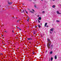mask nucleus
Here are the masks:
<instances>
[{"label": "nucleus", "instance_id": "nucleus-8", "mask_svg": "<svg viewBox=\"0 0 61 61\" xmlns=\"http://www.w3.org/2000/svg\"><path fill=\"white\" fill-rule=\"evenodd\" d=\"M52 7L53 8H55V7H56V6H55V5H54L52 6Z\"/></svg>", "mask_w": 61, "mask_h": 61}, {"label": "nucleus", "instance_id": "nucleus-21", "mask_svg": "<svg viewBox=\"0 0 61 61\" xmlns=\"http://www.w3.org/2000/svg\"><path fill=\"white\" fill-rule=\"evenodd\" d=\"M23 13H25V10H23Z\"/></svg>", "mask_w": 61, "mask_h": 61}, {"label": "nucleus", "instance_id": "nucleus-42", "mask_svg": "<svg viewBox=\"0 0 61 61\" xmlns=\"http://www.w3.org/2000/svg\"><path fill=\"white\" fill-rule=\"evenodd\" d=\"M21 13H23V11H21Z\"/></svg>", "mask_w": 61, "mask_h": 61}, {"label": "nucleus", "instance_id": "nucleus-28", "mask_svg": "<svg viewBox=\"0 0 61 61\" xmlns=\"http://www.w3.org/2000/svg\"><path fill=\"white\" fill-rule=\"evenodd\" d=\"M12 32L13 33H14V30H12Z\"/></svg>", "mask_w": 61, "mask_h": 61}, {"label": "nucleus", "instance_id": "nucleus-29", "mask_svg": "<svg viewBox=\"0 0 61 61\" xmlns=\"http://www.w3.org/2000/svg\"><path fill=\"white\" fill-rule=\"evenodd\" d=\"M29 43H30V44H31V42L30 41L29 42Z\"/></svg>", "mask_w": 61, "mask_h": 61}, {"label": "nucleus", "instance_id": "nucleus-41", "mask_svg": "<svg viewBox=\"0 0 61 61\" xmlns=\"http://www.w3.org/2000/svg\"><path fill=\"white\" fill-rule=\"evenodd\" d=\"M36 34V33H34V34Z\"/></svg>", "mask_w": 61, "mask_h": 61}, {"label": "nucleus", "instance_id": "nucleus-38", "mask_svg": "<svg viewBox=\"0 0 61 61\" xmlns=\"http://www.w3.org/2000/svg\"><path fill=\"white\" fill-rule=\"evenodd\" d=\"M20 20H19V21H20Z\"/></svg>", "mask_w": 61, "mask_h": 61}, {"label": "nucleus", "instance_id": "nucleus-34", "mask_svg": "<svg viewBox=\"0 0 61 61\" xmlns=\"http://www.w3.org/2000/svg\"><path fill=\"white\" fill-rule=\"evenodd\" d=\"M17 28L18 29H19V28H18V27H17Z\"/></svg>", "mask_w": 61, "mask_h": 61}, {"label": "nucleus", "instance_id": "nucleus-11", "mask_svg": "<svg viewBox=\"0 0 61 61\" xmlns=\"http://www.w3.org/2000/svg\"><path fill=\"white\" fill-rule=\"evenodd\" d=\"M38 20V23H40L41 22L39 20Z\"/></svg>", "mask_w": 61, "mask_h": 61}, {"label": "nucleus", "instance_id": "nucleus-22", "mask_svg": "<svg viewBox=\"0 0 61 61\" xmlns=\"http://www.w3.org/2000/svg\"><path fill=\"white\" fill-rule=\"evenodd\" d=\"M19 29L20 30H21V29H20V28H19Z\"/></svg>", "mask_w": 61, "mask_h": 61}, {"label": "nucleus", "instance_id": "nucleus-33", "mask_svg": "<svg viewBox=\"0 0 61 61\" xmlns=\"http://www.w3.org/2000/svg\"><path fill=\"white\" fill-rule=\"evenodd\" d=\"M17 28L18 29H19V28H18V27H17Z\"/></svg>", "mask_w": 61, "mask_h": 61}, {"label": "nucleus", "instance_id": "nucleus-24", "mask_svg": "<svg viewBox=\"0 0 61 61\" xmlns=\"http://www.w3.org/2000/svg\"><path fill=\"white\" fill-rule=\"evenodd\" d=\"M26 13H27V14H28V13H27L28 12H27V11H26Z\"/></svg>", "mask_w": 61, "mask_h": 61}, {"label": "nucleus", "instance_id": "nucleus-31", "mask_svg": "<svg viewBox=\"0 0 61 61\" xmlns=\"http://www.w3.org/2000/svg\"><path fill=\"white\" fill-rule=\"evenodd\" d=\"M25 11L26 12V10H25Z\"/></svg>", "mask_w": 61, "mask_h": 61}, {"label": "nucleus", "instance_id": "nucleus-37", "mask_svg": "<svg viewBox=\"0 0 61 61\" xmlns=\"http://www.w3.org/2000/svg\"><path fill=\"white\" fill-rule=\"evenodd\" d=\"M41 1H43V0H41Z\"/></svg>", "mask_w": 61, "mask_h": 61}, {"label": "nucleus", "instance_id": "nucleus-16", "mask_svg": "<svg viewBox=\"0 0 61 61\" xmlns=\"http://www.w3.org/2000/svg\"><path fill=\"white\" fill-rule=\"evenodd\" d=\"M34 7H36V5H34Z\"/></svg>", "mask_w": 61, "mask_h": 61}, {"label": "nucleus", "instance_id": "nucleus-12", "mask_svg": "<svg viewBox=\"0 0 61 61\" xmlns=\"http://www.w3.org/2000/svg\"><path fill=\"white\" fill-rule=\"evenodd\" d=\"M30 12H31V13H33V12L32 11H31V10H30Z\"/></svg>", "mask_w": 61, "mask_h": 61}, {"label": "nucleus", "instance_id": "nucleus-7", "mask_svg": "<svg viewBox=\"0 0 61 61\" xmlns=\"http://www.w3.org/2000/svg\"><path fill=\"white\" fill-rule=\"evenodd\" d=\"M47 24V23H46L45 24V27H46V25Z\"/></svg>", "mask_w": 61, "mask_h": 61}, {"label": "nucleus", "instance_id": "nucleus-4", "mask_svg": "<svg viewBox=\"0 0 61 61\" xmlns=\"http://www.w3.org/2000/svg\"><path fill=\"white\" fill-rule=\"evenodd\" d=\"M55 59H56L57 58V56H56V55L55 56Z\"/></svg>", "mask_w": 61, "mask_h": 61}, {"label": "nucleus", "instance_id": "nucleus-9", "mask_svg": "<svg viewBox=\"0 0 61 61\" xmlns=\"http://www.w3.org/2000/svg\"><path fill=\"white\" fill-rule=\"evenodd\" d=\"M57 13L58 14H61V13H59L58 11H57Z\"/></svg>", "mask_w": 61, "mask_h": 61}, {"label": "nucleus", "instance_id": "nucleus-13", "mask_svg": "<svg viewBox=\"0 0 61 61\" xmlns=\"http://www.w3.org/2000/svg\"><path fill=\"white\" fill-rule=\"evenodd\" d=\"M38 26L39 28L41 27V26H40V25H38Z\"/></svg>", "mask_w": 61, "mask_h": 61}, {"label": "nucleus", "instance_id": "nucleus-6", "mask_svg": "<svg viewBox=\"0 0 61 61\" xmlns=\"http://www.w3.org/2000/svg\"><path fill=\"white\" fill-rule=\"evenodd\" d=\"M38 19L39 20H41V19H42V18H41V17H40Z\"/></svg>", "mask_w": 61, "mask_h": 61}, {"label": "nucleus", "instance_id": "nucleus-10", "mask_svg": "<svg viewBox=\"0 0 61 61\" xmlns=\"http://www.w3.org/2000/svg\"><path fill=\"white\" fill-rule=\"evenodd\" d=\"M53 53V51H51L50 52V54H52Z\"/></svg>", "mask_w": 61, "mask_h": 61}, {"label": "nucleus", "instance_id": "nucleus-19", "mask_svg": "<svg viewBox=\"0 0 61 61\" xmlns=\"http://www.w3.org/2000/svg\"><path fill=\"white\" fill-rule=\"evenodd\" d=\"M29 19H28V20H27V21H28V22H29Z\"/></svg>", "mask_w": 61, "mask_h": 61}, {"label": "nucleus", "instance_id": "nucleus-30", "mask_svg": "<svg viewBox=\"0 0 61 61\" xmlns=\"http://www.w3.org/2000/svg\"><path fill=\"white\" fill-rule=\"evenodd\" d=\"M25 11L26 12V10H25Z\"/></svg>", "mask_w": 61, "mask_h": 61}, {"label": "nucleus", "instance_id": "nucleus-14", "mask_svg": "<svg viewBox=\"0 0 61 61\" xmlns=\"http://www.w3.org/2000/svg\"><path fill=\"white\" fill-rule=\"evenodd\" d=\"M56 21L57 22H60V21L58 20H56Z\"/></svg>", "mask_w": 61, "mask_h": 61}, {"label": "nucleus", "instance_id": "nucleus-15", "mask_svg": "<svg viewBox=\"0 0 61 61\" xmlns=\"http://www.w3.org/2000/svg\"><path fill=\"white\" fill-rule=\"evenodd\" d=\"M51 61H52V60H53V58L52 57H51Z\"/></svg>", "mask_w": 61, "mask_h": 61}, {"label": "nucleus", "instance_id": "nucleus-27", "mask_svg": "<svg viewBox=\"0 0 61 61\" xmlns=\"http://www.w3.org/2000/svg\"><path fill=\"white\" fill-rule=\"evenodd\" d=\"M38 17H39V15H38Z\"/></svg>", "mask_w": 61, "mask_h": 61}, {"label": "nucleus", "instance_id": "nucleus-3", "mask_svg": "<svg viewBox=\"0 0 61 61\" xmlns=\"http://www.w3.org/2000/svg\"><path fill=\"white\" fill-rule=\"evenodd\" d=\"M27 40H32L31 38H28Z\"/></svg>", "mask_w": 61, "mask_h": 61}, {"label": "nucleus", "instance_id": "nucleus-44", "mask_svg": "<svg viewBox=\"0 0 61 61\" xmlns=\"http://www.w3.org/2000/svg\"><path fill=\"white\" fill-rule=\"evenodd\" d=\"M53 1H55V0H53Z\"/></svg>", "mask_w": 61, "mask_h": 61}, {"label": "nucleus", "instance_id": "nucleus-23", "mask_svg": "<svg viewBox=\"0 0 61 61\" xmlns=\"http://www.w3.org/2000/svg\"><path fill=\"white\" fill-rule=\"evenodd\" d=\"M46 27H48V25H47L46 26Z\"/></svg>", "mask_w": 61, "mask_h": 61}, {"label": "nucleus", "instance_id": "nucleus-26", "mask_svg": "<svg viewBox=\"0 0 61 61\" xmlns=\"http://www.w3.org/2000/svg\"><path fill=\"white\" fill-rule=\"evenodd\" d=\"M22 5H25V4H23Z\"/></svg>", "mask_w": 61, "mask_h": 61}, {"label": "nucleus", "instance_id": "nucleus-18", "mask_svg": "<svg viewBox=\"0 0 61 61\" xmlns=\"http://www.w3.org/2000/svg\"><path fill=\"white\" fill-rule=\"evenodd\" d=\"M32 11H33V12H35V10H34L33 9H32Z\"/></svg>", "mask_w": 61, "mask_h": 61}, {"label": "nucleus", "instance_id": "nucleus-1", "mask_svg": "<svg viewBox=\"0 0 61 61\" xmlns=\"http://www.w3.org/2000/svg\"><path fill=\"white\" fill-rule=\"evenodd\" d=\"M47 47L48 49H50L51 50L53 49V45L52 44L51 45V41H50V40L49 38L47 39Z\"/></svg>", "mask_w": 61, "mask_h": 61}, {"label": "nucleus", "instance_id": "nucleus-39", "mask_svg": "<svg viewBox=\"0 0 61 61\" xmlns=\"http://www.w3.org/2000/svg\"><path fill=\"white\" fill-rule=\"evenodd\" d=\"M37 26H36V27H37Z\"/></svg>", "mask_w": 61, "mask_h": 61}, {"label": "nucleus", "instance_id": "nucleus-40", "mask_svg": "<svg viewBox=\"0 0 61 61\" xmlns=\"http://www.w3.org/2000/svg\"><path fill=\"white\" fill-rule=\"evenodd\" d=\"M6 32V31H5V32Z\"/></svg>", "mask_w": 61, "mask_h": 61}, {"label": "nucleus", "instance_id": "nucleus-43", "mask_svg": "<svg viewBox=\"0 0 61 61\" xmlns=\"http://www.w3.org/2000/svg\"><path fill=\"white\" fill-rule=\"evenodd\" d=\"M16 18L17 19V17H16Z\"/></svg>", "mask_w": 61, "mask_h": 61}, {"label": "nucleus", "instance_id": "nucleus-36", "mask_svg": "<svg viewBox=\"0 0 61 61\" xmlns=\"http://www.w3.org/2000/svg\"><path fill=\"white\" fill-rule=\"evenodd\" d=\"M6 33H7V32L6 31Z\"/></svg>", "mask_w": 61, "mask_h": 61}, {"label": "nucleus", "instance_id": "nucleus-35", "mask_svg": "<svg viewBox=\"0 0 61 61\" xmlns=\"http://www.w3.org/2000/svg\"><path fill=\"white\" fill-rule=\"evenodd\" d=\"M1 55H3V54L1 53Z\"/></svg>", "mask_w": 61, "mask_h": 61}, {"label": "nucleus", "instance_id": "nucleus-32", "mask_svg": "<svg viewBox=\"0 0 61 61\" xmlns=\"http://www.w3.org/2000/svg\"><path fill=\"white\" fill-rule=\"evenodd\" d=\"M19 20H17V22H19Z\"/></svg>", "mask_w": 61, "mask_h": 61}, {"label": "nucleus", "instance_id": "nucleus-20", "mask_svg": "<svg viewBox=\"0 0 61 61\" xmlns=\"http://www.w3.org/2000/svg\"><path fill=\"white\" fill-rule=\"evenodd\" d=\"M27 10H30V9L29 8H28V9H27Z\"/></svg>", "mask_w": 61, "mask_h": 61}, {"label": "nucleus", "instance_id": "nucleus-45", "mask_svg": "<svg viewBox=\"0 0 61 61\" xmlns=\"http://www.w3.org/2000/svg\"><path fill=\"white\" fill-rule=\"evenodd\" d=\"M19 48H18V49Z\"/></svg>", "mask_w": 61, "mask_h": 61}, {"label": "nucleus", "instance_id": "nucleus-17", "mask_svg": "<svg viewBox=\"0 0 61 61\" xmlns=\"http://www.w3.org/2000/svg\"><path fill=\"white\" fill-rule=\"evenodd\" d=\"M45 11H42V13H45Z\"/></svg>", "mask_w": 61, "mask_h": 61}, {"label": "nucleus", "instance_id": "nucleus-25", "mask_svg": "<svg viewBox=\"0 0 61 61\" xmlns=\"http://www.w3.org/2000/svg\"><path fill=\"white\" fill-rule=\"evenodd\" d=\"M33 54H34V52H33Z\"/></svg>", "mask_w": 61, "mask_h": 61}, {"label": "nucleus", "instance_id": "nucleus-2", "mask_svg": "<svg viewBox=\"0 0 61 61\" xmlns=\"http://www.w3.org/2000/svg\"><path fill=\"white\" fill-rule=\"evenodd\" d=\"M53 32V28H51V29H50V34H52Z\"/></svg>", "mask_w": 61, "mask_h": 61}, {"label": "nucleus", "instance_id": "nucleus-5", "mask_svg": "<svg viewBox=\"0 0 61 61\" xmlns=\"http://www.w3.org/2000/svg\"><path fill=\"white\" fill-rule=\"evenodd\" d=\"M12 3V2H8V4H9V5H11Z\"/></svg>", "mask_w": 61, "mask_h": 61}]
</instances>
